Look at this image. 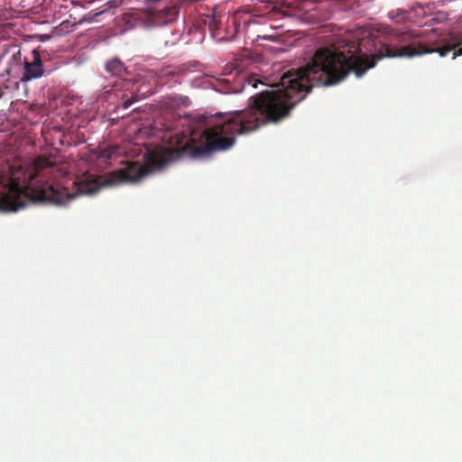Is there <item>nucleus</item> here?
I'll use <instances>...</instances> for the list:
<instances>
[{
	"instance_id": "6",
	"label": "nucleus",
	"mask_w": 462,
	"mask_h": 462,
	"mask_svg": "<svg viewBox=\"0 0 462 462\" xmlns=\"http://www.w3.org/2000/svg\"><path fill=\"white\" fill-rule=\"evenodd\" d=\"M280 10L273 3H267L254 7L252 11L247 13H253L254 16H263L271 13H279Z\"/></svg>"
},
{
	"instance_id": "14",
	"label": "nucleus",
	"mask_w": 462,
	"mask_h": 462,
	"mask_svg": "<svg viewBox=\"0 0 462 462\" xmlns=\"http://www.w3.org/2000/svg\"><path fill=\"white\" fill-rule=\"evenodd\" d=\"M152 93H154V90H152V89H151V90H147L146 92L143 93L142 95H143V97H147V96L152 95Z\"/></svg>"
},
{
	"instance_id": "13",
	"label": "nucleus",
	"mask_w": 462,
	"mask_h": 462,
	"mask_svg": "<svg viewBox=\"0 0 462 462\" xmlns=\"http://www.w3.org/2000/svg\"><path fill=\"white\" fill-rule=\"evenodd\" d=\"M244 25L246 26V25H249L253 21L251 19V17H249L248 19H244Z\"/></svg>"
},
{
	"instance_id": "5",
	"label": "nucleus",
	"mask_w": 462,
	"mask_h": 462,
	"mask_svg": "<svg viewBox=\"0 0 462 462\" xmlns=\"http://www.w3.org/2000/svg\"><path fill=\"white\" fill-rule=\"evenodd\" d=\"M179 73L172 67H166L160 70L157 75V84L160 86L172 85L178 83Z\"/></svg>"
},
{
	"instance_id": "7",
	"label": "nucleus",
	"mask_w": 462,
	"mask_h": 462,
	"mask_svg": "<svg viewBox=\"0 0 462 462\" xmlns=\"http://www.w3.org/2000/svg\"><path fill=\"white\" fill-rule=\"evenodd\" d=\"M107 72L114 76H121L125 71L124 63L118 59H112L106 64Z\"/></svg>"
},
{
	"instance_id": "16",
	"label": "nucleus",
	"mask_w": 462,
	"mask_h": 462,
	"mask_svg": "<svg viewBox=\"0 0 462 462\" xmlns=\"http://www.w3.org/2000/svg\"><path fill=\"white\" fill-rule=\"evenodd\" d=\"M134 14H127V17L132 18Z\"/></svg>"
},
{
	"instance_id": "8",
	"label": "nucleus",
	"mask_w": 462,
	"mask_h": 462,
	"mask_svg": "<svg viewBox=\"0 0 462 462\" xmlns=\"http://www.w3.org/2000/svg\"><path fill=\"white\" fill-rule=\"evenodd\" d=\"M388 16L392 21L401 23L407 19V13L404 11L390 12Z\"/></svg>"
},
{
	"instance_id": "11",
	"label": "nucleus",
	"mask_w": 462,
	"mask_h": 462,
	"mask_svg": "<svg viewBox=\"0 0 462 462\" xmlns=\"http://www.w3.org/2000/svg\"><path fill=\"white\" fill-rule=\"evenodd\" d=\"M112 156V152L110 151H103L101 153L102 158L110 159Z\"/></svg>"
},
{
	"instance_id": "1",
	"label": "nucleus",
	"mask_w": 462,
	"mask_h": 462,
	"mask_svg": "<svg viewBox=\"0 0 462 462\" xmlns=\"http://www.w3.org/2000/svg\"><path fill=\"white\" fill-rule=\"evenodd\" d=\"M382 33L406 45L392 47L368 37L360 39L349 34L343 40V50L335 46L317 49L306 66L283 73L279 88L251 97L243 110L211 116L207 128L199 134L190 132L189 128L180 130L177 123H159V129L163 132L161 138L169 146L158 160V165L161 167L184 157L204 158L213 152L228 150L235 144L236 134H250L263 125H277L289 118L292 109L313 87L338 84L349 72L361 77L384 57L413 58L432 52L444 57L453 51V36L450 42L442 47H430L411 42L414 35L410 32L385 26Z\"/></svg>"
},
{
	"instance_id": "3",
	"label": "nucleus",
	"mask_w": 462,
	"mask_h": 462,
	"mask_svg": "<svg viewBox=\"0 0 462 462\" xmlns=\"http://www.w3.org/2000/svg\"><path fill=\"white\" fill-rule=\"evenodd\" d=\"M149 169L139 162H129L125 169L120 170L116 174L121 181L135 182L147 175Z\"/></svg>"
},
{
	"instance_id": "4",
	"label": "nucleus",
	"mask_w": 462,
	"mask_h": 462,
	"mask_svg": "<svg viewBox=\"0 0 462 462\" xmlns=\"http://www.w3.org/2000/svg\"><path fill=\"white\" fill-rule=\"evenodd\" d=\"M44 73L43 66L40 57L36 54L32 62L25 60L24 72L21 78V81L27 82L33 79L41 78Z\"/></svg>"
},
{
	"instance_id": "10",
	"label": "nucleus",
	"mask_w": 462,
	"mask_h": 462,
	"mask_svg": "<svg viewBox=\"0 0 462 462\" xmlns=\"http://www.w3.org/2000/svg\"><path fill=\"white\" fill-rule=\"evenodd\" d=\"M318 3H319V0H300V8L304 9L309 5H317Z\"/></svg>"
},
{
	"instance_id": "9",
	"label": "nucleus",
	"mask_w": 462,
	"mask_h": 462,
	"mask_svg": "<svg viewBox=\"0 0 462 462\" xmlns=\"http://www.w3.org/2000/svg\"><path fill=\"white\" fill-rule=\"evenodd\" d=\"M138 99L137 96L132 92L131 93V97H128L126 95H123L122 96V100H123V103H122V106L124 109H127L128 107H130L136 100Z\"/></svg>"
},
{
	"instance_id": "15",
	"label": "nucleus",
	"mask_w": 462,
	"mask_h": 462,
	"mask_svg": "<svg viewBox=\"0 0 462 462\" xmlns=\"http://www.w3.org/2000/svg\"><path fill=\"white\" fill-rule=\"evenodd\" d=\"M262 38L263 39H267V38H269V36L268 35H263Z\"/></svg>"
},
{
	"instance_id": "12",
	"label": "nucleus",
	"mask_w": 462,
	"mask_h": 462,
	"mask_svg": "<svg viewBox=\"0 0 462 462\" xmlns=\"http://www.w3.org/2000/svg\"><path fill=\"white\" fill-rule=\"evenodd\" d=\"M462 55V48H459L457 51L453 53V59H455L457 56Z\"/></svg>"
},
{
	"instance_id": "2",
	"label": "nucleus",
	"mask_w": 462,
	"mask_h": 462,
	"mask_svg": "<svg viewBox=\"0 0 462 462\" xmlns=\"http://www.w3.org/2000/svg\"><path fill=\"white\" fill-rule=\"evenodd\" d=\"M57 167L49 159L36 158L32 163L10 167L7 182L0 181V210L14 212L31 201H45L54 205H65L79 195L97 192L101 184L97 178L84 173L69 186H60L53 181Z\"/></svg>"
}]
</instances>
